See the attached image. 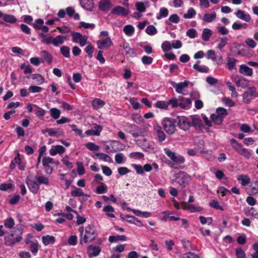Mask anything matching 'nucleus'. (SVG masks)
<instances>
[{"instance_id":"obj_1","label":"nucleus","mask_w":258,"mask_h":258,"mask_svg":"<svg viewBox=\"0 0 258 258\" xmlns=\"http://www.w3.org/2000/svg\"><path fill=\"white\" fill-rule=\"evenodd\" d=\"M164 152L170 159L167 162V164L170 167L174 169H182L184 168V166L183 164L185 162V159L183 156L177 154L167 148L164 149Z\"/></svg>"},{"instance_id":"obj_2","label":"nucleus","mask_w":258,"mask_h":258,"mask_svg":"<svg viewBox=\"0 0 258 258\" xmlns=\"http://www.w3.org/2000/svg\"><path fill=\"white\" fill-rule=\"evenodd\" d=\"M230 143L232 148L239 155L243 156L244 158L248 159L251 155L250 151L245 148L243 146L239 143L236 140L232 139L230 140Z\"/></svg>"},{"instance_id":"obj_3","label":"nucleus","mask_w":258,"mask_h":258,"mask_svg":"<svg viewBox=\"0 0 258 258\" xmlns=\"http://www.w3.org/2000/svg\"><path fill=\"white\" fill-rule=\"evenodd\" d=\"M22 231L21 229H16L13 233L5 236V243L8 246H12L20 242L22 239Z\"/></svg>"},{"instance_id":"obj_4","label":"nucleus","mask_w":258,"mask_h":258,"mask_svg":"<svg viewBox=\"0 0 258 258\" xmlns=\"http://www.w3.org/2000/svg\"><path fill=\"white\" fill-rule=\"evenodd\" d=\"M26 183L29 190L34 194H36L38 192L40 187L36 176L33 174L28 175L26 178Z\"/></svg>"},{"instance_id":"obj_5","label":"nucleus","mask_w":258,"mask_h":258,"mask_svg":"<svg viewBox=\"0 0 258 258\" xmlns=\"http://www.w3.org/2000/svg\"><path fill=\"white\" fill-rule=\"evenodd\" d=\"M162 125L167 134L172 135L175 132L176 127L173 119L165 118L162 121Z\"/></svg>"},{"instance_id":"obj_6","label":"nucleus","mask_w":258,"mask_h":258,"mask_svg":"<svg viewBox=\"0 0 258 258\" xmlns=\"http://www.w3.org/2000/svg\"><path fill=\"white\" fill-rule=\"evenodd\" d=\"M258 96L256 88L254 87H249L243 94V101L246 103H249L254 98Z\"/></svg>"},{"instance_id":"obj_7","label":"nucleus","mask_w":258,"mask_h":258,"mask_svg":"<svg viewBox=\"0 0 258 258\" xmlns=\"http://www.w3.org/2000/svg\"><path fill=\"white\" fill-rule=\"evenodd\" d=\"M177 120L179 128L183 131H188L191 127L189 117L178 116Z\"/></svg>"},{"instance_id":"obj_8","label":"nucleus","mask_w":258,"mask_h":258,"mask_svg":"<svg viewBox=\"0 0 258 258\" xmlns=\"http://www.w3.org/2000/svg\"><path fill=\"white\" fill-rule=\"evenodd\" d=\"M125 131L132 135L134 138H137L142 134V130L135 124H129L125 126Z\"/></svg>"},{"instance_id":"obj_9","label":"nucleus","mask_w":258,"mask_h":258,"mask_svg":"<svg viewBox=\"0 0 258 258\" xmlns=\"http://www.w3.org/2000/svg\"><path fill=\"white\" fill-rule=\"evenodd\" d=\"M175 179L177 182L182 186H185L189 182L190 177L187 174L184 172H180L175 174Z\"/></svg>"},{"instance_id":"obj_10","label":"nucleus","mask_w":258,"mask_h":258,"mask_svg":"<svg viewBox=\"0 0 258 258\" xmlns=\"http://www.w3.org/2000/svg\"><path fill=\"white\" fill-rule=\"evenodd\" d=\"M98 48L100 49H104L109 48L112 45V42L109 37H106L99 40L97 43Z\"/></svg>"},{"instance_id":"obj_11","label":"nucleus","mask_w":258,"mask_h":258,"mask_svg":"<svg viewBox=\"0 0 258 258\" xmlns=\"http://www.w3.org/2000/svg\"><path fill=\"white\" fill-rule=\"evenodd\" d=\"M101 251V248L98 246L89 245L87 249V252L89 257L98 256Z\"/></svg>"},{"instance_id":"obj_12","label":"nucleus","mask_w":258,"mask_h":258,"mask_svg":"<svg viewBox=\"0 0 258 258\" xmlns=\"http://www.w3.org/2000/svg\"><path fill=\"white\" fill-rule=\"evenodd\" d=\"M245 191L249 195H255L258 194V181L250 182L248 187H246Z\"/></svg>"},{"instance_id":"obj_13","label":"nucleus","mask_w":258,"mask_h":258,"mask_svg":"<svg viewBox=\"0 0 258 258\" xmlns=\"http://www.w3.org/2000/svg\"><path fill=\"white\" fill-rule=\"evenodd\" d=\"M171 84L178 93H182L183 89L186 88L188 86L189 81L186 80L178 83L172 82Z\"/></svg>"},{"instance_id":"obj_14","label":"nucleus","mask_w":258,"mask_h":258,"mask_svg":"<svg viewBox=\"0 0 258 258\" xmlns=\"http://www.w3.org/2000/svg\"><path fill=\"white\" fill-rule=\"evenodd\" d=\"M130 12V11L128 9H125L121 6L115 7L111 10L112 14L116 15H121L122 16H127Z\"/></svg>"},{"instance_id":"obj_15","label":"nucleus","mask_w":258,"mask_h":258,"mask_svg":"<svg viewBox=\"0 0 258 258\" xmlns=\"http://www.w3.org/2000/svg\"><path fill=\"white\" fill-rule=\"evenodd\" d=\"M182 208L190 211L191 213L198 212L202 211L203 209L200 207H197L192 204H188L187 203L183 202L181 203Z\"/></svg>"},{"instance_id":"obj_16","label":"nucleus","mask_w":258,"mask_h":258,"mask_svg":"<svg viewBox=\"0 0 258 258\" xmlns=\"http://www.w3.org/2000/svg\"><path fill=\"white\" fill-rule=\"evenodd\" d=\"M236 17L246 22H249L251 20L249 14L244 13V11L240 10H237L235 13Z\"/></svg>"},{"instance_id":"obj_17","label":"nucleus","mask_w":258,"mask_h":258,"mask_svg":"<svg viewBox=\"0 0 258 258\" xmlns=\"http://www.w3.org/2000/svg\"><path fill=\"white\" fill-rule=\"evenodd\" d=\"M180 101L179 107L182 109H189L191 107V101L190 98H185L180 96L178 97Z\"/></svg>"},{"instance_id":"obj_18","label":"nucleus","mask_w":258,"mask_h":258,"mask_svg":"<svg viewBox=\"0 0 258 258\" xmlns=\"http://www.w3.org/2000/svg\"><path fill=\"white\" fill-rule=\"evenodd\" d=\"M66 151V149L61 145H56L51 147L49 150V153L52 156H54L57 154H62Z\"/></svg>"},{"instance_id":"obj_19","label":"nucleus","mask_w":258,"mask_h":258,"mask_svg":"<svg viewBox=\"0 0 258 258\" xmlns=\"http://www.w3.org/2000/svg\"><path fill=\"white\" fill-rule=\"evenodd\" d=\"M239 72L240 74L250 77L253 74V70L246 64H241L239 66Z\"/></svg>"},{"instance_id":"obj_20","label":"nucleus","mask_w":258,"mask_h":258,"mask_svg":"<svg viewBox=\"0 0 258 258\" xmlns=\"http://www.w3.org/2000/svg\"><path fill=\"white\" fill-rule=\"evenodd\" d=\"M94 0H80L82 7L88 11H92L94 8Z\"/></svg>"},{"instance_id":"obj_21","label":"nucleus","mask_w":258,"mask_h":258,"mask_svg":"<svg viewBox=\"0 0 258 258\" xmlns=\"http://www.w3.org/2000/svg\"><path fill=\"white\" fill-rule=\"evenodd\" d=\"M216 18V13L213 12L211 13H205L202 19V20L207 23H211L215 20Z\"/></svg>"},{"instance_id":"obj_22","label":"nucleus","mask_w":258,"mask_h":258,"mask_svg":"<svg viewBox=\"0 0 258 258\" xmlns=\"http://www.w3.org/2000/svg\"><path fill=\"white\" fill-rule=\"evenodd\" d=\"M237 179L240 182L241 185L245 186L250 183V179L246 174H240L238 176Z\"/></svg>"},{"instance_id":"obj_23","label":"nucleus","mask_w":258,"mask_h":258,"mask_svg":"<svg viewBox=\"0 0 258 258\" xmlns=\"http://www.w3.org/2000/svg\"><path fill=\"white\" fill-rule=\"evenodd\" d=\"M191 126L200 128L202 125V120L196 116H189Z\"/></svg>"},{"instance_id":"obj_24","label":"nucleus","mask_w":258,"mask_h":258,"mask_svg":"<svg viewBox=\"0 0 258 258\" xmlns=\"http://www.w3.org/2000/svg\"><path fill=\"white\" fill-rule=\"evenodd\" d=\"M122 48L125 51V54L127 55L130 57H133L136 51L134 49L130 47V45L127 42H124L122 44Z\"/></svg>"},{"instance_id":"obj_25","label":"nucleus","mask_w":258,"mask_h":258,"mask_svg":"<svg viewBox=\"0 0 258 258\" xmlns=\"http://www.w3.org/2000/svg\"><path fill=\"white\" fill-rule=\"evenodd\" d=\"M98 7L101 11H107L111 7V4L108 0H101L99 3Z\"/></svg>"},{"instance_id":"obj_26","label":"nucleus","mask_w":258,"mask_h":258,"mask_svg":"<svg viewBox=\"0 0 258 258\" xmlns=\"http://www.w3.org/2000/svg\"><path fill=\"white\" fill-rule=\"evenodd\" d=\"M48 135L50 137H59L64 134V132L59 128H48Z\"/></svg>"},{"instance_id":"obj_27","label":"nucleus","mask_w":258,"mask_h":258,"mask_svg":"<svg viewBox=\"0 0 258 258\" xmlns=\"http://www.w3.org/2000/svg\"><path fill=\"white\" fill-rule=\"evenodd\" d=\"M66 13L69 17H74L76 20L80 19V16L78 13H75L74 9L72 7H69L66 9Z\"/></svg>"},{"instance_id":"obj_28","label":"nucleus","mask_w":258,"mask_h":258,"mask_svg":"<svg viewBox=\"0 0 258 258\" xmlns=\"http://www.w3.org/2000/svg\"><path fill=\"white\" fill-rule=\"evenodd\" d=\"M40 55L48 63L50 64L52 62V56L48 51L42 50L40 52Z\"/></svg>"},{"instance_id":"obj_29","label":"nucleus","mask_w":258,"mask_h":258,"mask_svg":"<svg viewBox=\"0 0 258 258\" xmlns=\"http://www.w3.org/2000/svg\"><path fill=\"white\" fill-rule=\"evenodd\" d=\"M228 38L226 36L220 37L217 40V47L219 49H223L227 44Z\"/></svg>"},{"instance_id":"obj_30","label":"nucleus","mask_w":258,"mask_h":258,"mask_svg":"<svg viewBox=\"0 0 258 258\" xmlns=\"http://www.w3.org/2000/svg\"><path fill=\"white\" fill-rule=\"evenodd\" d=\"M55 238L54 236L47 235L42 237L43 243L45 245H48L50 244H53L55 242Z\"/></svg>"},{"instance_id":"obj_31","label":"nucleus","mask_w":258,"mask_h":258,"mask_svg":"<svg viewBox=\"0 0 258 258\" xmlns=\"http://www.w3.org/2000/svg\"><path fill=\"white\" fill-rule=\"evenodd\" d=\"M66 38V36L63 35H58L56 37H53L52 44L55 46H58L64 43Z\"/></svg>"},{"instance_id":"obj_32","label":"nucleus","mask_w":258,"mask_h":258,"mask_svg":"<svg viewBox=\"0 0 258 258\" xmlns=\"http://www.w3.org/2000/svg\"><path fill=\"white\" fill-rule=\"evenodd\" d=\"M92 105L94 108L98 109L105 105V102L99 98H96L92 101Z\"/></svg>"},{"instance_id":"obj_33","label":"nucleus","mask_w":258,"mask_h":258,"mask_svg":"<svg viewBox=\"0 0 258 258\" xmlns=\"http://www.w3.org/2000/svg\"><path fill=\"white\" fill-rule=\"evenodd\" d=\"M200 61L198 60L197 61V63H195L194 66H193V68L200 72V73H207L209 71V68L208 67L206 66H200L199 65V63H200Z\"/></svg>"},{"instance_id":"obj_34","label":"nucleus","mask_w":258,"mask_h":258,"mask_svg":"<svg viewBox=\"0 0 258 258\" xmlns=\"http://www.w3.org/2000/svg\"><path fill=\"white\" fill-rule=\"evenodd\" d=\"M123 31L127 36L130 37L132 36L134 33L135 28L132 25H127L123 27Z\"/></svg>"},{"instance_id":"obj_35","label":"nucleus","mask_w":258,"mask_h":258,"mask_svg":"<svg viewBox=\"0 0 258 258\" xmlns=\"http://www.w3.org/2000/svg\"><path fill=\"white\" fill-rule=\"evenodd\" d=\"M235 82L237 87H240L241 88H245L248 86V81L243 77H241L238 80L235 79Z\"/></svg>"},{"instance_id":"obj_36","label":"nucleus","mask_w":258,"mask_h":258,"mask_svg":"<svg viewBox=\"0 0 258 258\" xmlns=\"http://www.w3.org/2000/svg\"><path fill=\"white\" fill-rule=\"evenodd\" d=\"M85 233L91 237V240L95 239V230L93 226L88 225L85 228Z\"/></svg>"},{"instance_id":"obj_37","label":"nucleus","mask_w":258,"mask_h":258,"mask_svg":"<svg viewBox=\"0 0 258 258\" xmlns=\"http://www.w3.org/2000/svg\"><path fill=\"white\" fill-rule=\"evenodd\" d=\"M126 240V237L125 235L110 236L108 238L109 241L111 243L118 241H124Z\"/></svg>"},{"instance_id":"obj_38","label":"nucleus","mask_w":258,"mask_h":258,"mask_svg":"<svg viewBox=\"0 0 258 258\" xmlns=\"http://www.w3.org/2000/svg\"><path fill=\"white\" fill-rule=\"evenodd\" d=\"M103 211L106 214V215L111 218H114V215L112 213L114 211V209L111 206L108 205L104 207Z\"/></svg>"},{"instance_id":"obj_39","label":"nucleus","mask_w":258,"mask_h":258,"mask_svg":"<svg viewBox=\"0 0 258 258\" xmlns=\"http://www.w3.org/2000/svg\"><path fill=\"white\" fill-rule=\"evenodd\" d=\"M3 20L6 23L10 24H14L17 21V18L14 15L6 14L5 15Z\"/></svg>"},{"instance_id":"obj_40","label":"nucleus","mask_w":258,"mask_h":258,"mask_svg":"<svg viewBox=\"0 0 258 258\" xmlns=\"http://www.w3.org/2000/svg\"><path fill=\"white\" fill-rule=\"evenodd\" d=\"M156 132L159 142H162L165 140V134L160 126L156 129Z\"/></svg>"},{"instance_id":"obj_41","label":"nucleus","mask_w":258,"mask_h":258,"mask_svg":"<svg viewBox=\"0 0 258 258\" xmlns=\"http://www.w3.org/2000/svg\"><path fill=\"white\" fill-rule=\"evenodd\" d=\"M96 156H97L99 159L103 160L104 161L109 163L113 162L111 158L106 154L98 153L96 154Z\"/></svg>"},{"instance_id":"obj_42","label":"nucleus","mask_w":258,"mask_h":258,"mask_svg":"<svg viewBox=\"0 0 258 258\" xmlns=\"http://www.w3.org/2000/svg\"><path fill=\"white\" fill-rule=\"evenodd\" d=\"M21 163V159L20 158V155L19 153L17 154V155L15 157L14 160L11 161V163L10 165V167L11 169H14L16 166V165H20Z\"/></svg>"},{"instance_id":"obj_43","label":"nucleus","mask_w":258,"mask_h":258,"mask_svg":"<svg viewBox=\"0 0 258 258\" xmlns=\"http://www.w3.org/2000/svg\"><path fill=\"white\" fill-rule=\"evenodd\" d=\"M227 66L229 70H232L235 68L236 59L234 58L228 57L227 58Z\"/></svg>"},{"instance_id":"obj_44","label":"nucleus","mask_w":258,"mask_h":258,"mask_svg":"<svg viewBox=\"0 0 258 258\" xmlns=\"http://www.w3.org/2000/svg\"><path fill=\"white\" fill-rule=\"evenodd\" d=\"M212 34V32L210 29L205 28L204 29L202 33V39L204 41H208L209 40L210 37L211 36Z\"/></svg>"},{"instance_id":"obj_45","label":"nucleus","mask_w":258,"mask_h":258,"mask_svg":"<svg viewBox=\"0 0 258 258\" xmlns=\"http://www.w3.org/2000/svg\"><path fill=\"white\" fill-rule=\"evenodd\" d=\"M169 13L168 9L166 8H161L159 10V13L158 16H157L156 18L158 20H160L162 18L166 17Z\"/></svg>"},{"instance_id":"obj_46","label":"nucleus","mask_w":258,"mask_h":258,"mask_svg":"<svg viewBox=\"0 0 258 258\" xmlns=\"http://www.w3.org/2000/svg\"><path fill=\"white\" fill-rule=\"evenodd\" d=\"M196 11L192 8L188 9L187 13L183 15L184 19H191L196 15Z\"/></svg>"},{"instance_id":"obj_47","label":"nucleus","mask_w":258,"mask_h":258,"mask_svg":"<svg viewBox=\"0 0 258 258\" xmlns=\"http://www.w3.org/2000/svg\"><path fill=\"white\" fill-rule=\"evenodd\" d=\"M50 116L54 119H58L60 115V111L56 108H52L50 110Z\"/></svg>"},{"instance_id":"obj_48","label":"nucleus","mask_w":258,"mask_h":258,"mask_svg":"<svg viewBox=\"0 0 258 258\" xmlns=\"http://www.w3.org/2000/svg\"><path fill=\"white\" fill-rule=\"evenodd\" d=\"M72 196L74 197H81L82 195H84V192L81 188L78 187H75L74 189L71 191Z\"/></svg>"},{"instance_id":"obj_49","label":"nucleus","mask_w":258,"mask_h":258,"mask_svg":"<svg viewBox=\"0 0 258 258\" xmlns=\"http://www.w3.org/2000/svg\"><path fill=\"white\" fill-rule=\"evenodd\" d=\"M30 250L34 254L36 255L38 250V242L35 240L32 241L30 244Z\"/></svg>"},{"instance_id":"obj_50","label":"nucleus","mask_w":258,"mask_h":258,"mask_svg":"<svg viewBox=\"0 0 258 258\" xmlns=\"http://www.w3.org/2000/svg\"><path fill=\"white\" fill-rule=\"evenodd\" d=\"M60 51L61 54L66 58L70 57V50L68 46H62L60 48Z\"/></svg>"},{"instance_id":"obj_51","label":"nucleus","mask_w":258,"mask_h":258,"mask_svg":"<svg viewBox=\"0 0 258 258\" xmlns=\"http://www.w3.org/2000/svg\"><path fill=\"white\" fill-rule=\"evenodd\" d=\"M168 20L169 21H170V23H168L167 22H166V23L168 25H171V23H173L175 24L178 23L179 22L180 18L179 17L177 14H173L169 17Z\"/></svg>"},{"instance_id":"obj_52","label":"nucleus","mask_w":258,"mask_h":258,"mask_svg":"<svg viewBox=\"0 0 258 258\" xmlns=\"http://www.w3.org/2000/svg\"><path fill=\"white\" fill-rule=\"evenodd\" d=\"M216 114L221 117L223 119V118L227 115V112L225 108L219 107L216 109Z\"/></svg>"},{"instance_id":"obj_53","label":"nucleus","mask_w":258,"mask_h":258,"mask_svg":"<svg viewBox=\"0 0 258 258\" xmlns=\"http://www.w3.org/2000/svg\"><path fill=\"white\" fill-rule=\"evenodd\" d=\"M161 48L163 51L167 52L171 49L172 44L168 41H165L162 43Z\"/></svg>"},{"instance_id":"obj_54","label":"nucleus","mask_w":258,"mask_h":258,"mask_svg":"<svg viewBox=\"0 0 258 258\" xmlns=\"http://www.w3.org/2000/svg\"><path fill=\"white\" fill-rule=\"evenodd\" d=\"M240 129L241 132L244 133L251 134L253 133V131L247 124L243 123L241 124Z\"/></svg>"},{"instance_id":"obj_55","label":"nucleus","mask_w":258,"mask_h":258,"mask_svg":"<svg viewBox=\"0 0 258 258\" xmlns=\"http://www.w3.org/2000/svg\"><path fill=\"white\" fill-rule=\"evenodd\" d=\"M211 118L213 122L218 125L221 124L223 120L221 117L218 116L216 114H212L211 115Z\"/></svg>"},{"instance_id":"obj_56","label":"nucleus","mask_w":258,"mask_h":258,"mask_svg":"<svg viewBox=\"0 0 258 258\" xmlns=\"http://www.w3.org/2000/svg\"><path fill=\"white\" fill-rule=\"evenodd\" d=\"M146 32L148 35H154L157 33V30L153 25H149L146 28Z\"/></svg>"},{"instance_id":"obj_57","label":"nucleus","mask_w":258,"mask_h":258,"mask_svg":"<svg viewBox=\"0 0 258 258\" xmlns=\"http://www.w3.org/2000/svg\"><path fill=\"white\" fill-rule=\"evenodd\" d=\"M36 180L39 183V184H43L45 185H49V179L48 178L43 176H40L36 177Z\"/></svg>"},{"instance_id":"obj_58","label":"nucleus","mask_w":258,"mask_h":258,"mask_svg":"<svg viewBox=\"0 0 258 258\" xmlns=\"http://www.w3.org/2000/svg\"><path fill=\"white\" fill-rule=\"evenodd\" d=\"M155 106L160 109H166L168 106L167 102L163 101H158L155 104Z\"/></svg>"},{"instance_id":"obj_59","label":"nucleus","mask_w":258,"mask_h":258,"mask_svg":"<svg viewBox=\"0 0 258 258\" xmlns=\"http://www.w3.org/2000/svg\"><path fill=\"white\" fill-rule=\"evenodd\" d=\"M107 191V187L104 183H101V185L97 186L96 192L98 194H102Z\"/></svg>"},{"instance_id":"obj_60","label":"nucleus","mask_w":258,"mask_h":258,"mask_svg":"<svg viewBox=\"0 0 258 258\" xmlns=\"http://www.w3.org/2000/svg\"><path fill=\"white\" fill-rule=\"evenodd\" d=\"M245 44L251 48H254L256 46L255 41L252 38H247L245 40Z\"/></svg>"},{"instance_id":"obj_61","label":"nucleus","mask_w":258,"mask_h":258,"mask_svg":"<svg viewBox=\"0 0 258 258\" xmlns=\"http://www.w3.org/2000/svg\"><path fill=\"white\" fill-rule=\"evenodd\" d=\"M42 165L43 166H48L50 164L53 163V159L49 157H44L42 159Z\"/></svg>"},{"instance_id":"obj_62","label":"nucleus","mask_w":258,"mask_h":258,"mask_svg":"<svg viewBox=\"0 0 258 258\" xmlns=\"http://www.w3.org/2000/svg\"><path fill=\"white\" fill-rule=\"evenodd\" d=\"M85 146L87 149L92 151H96L99 148V147L98 145H96L94 143L91 142L86 144Z\"/></svg>"},{"instance_id":"obj_63","label":"nucleus","mask_w":258,"mask_h":258,"mask_svg":"<svg viewBox=\"0 0 258 258\" xmlns=\"http://www.w3.org/2000/svg\"><path fill=\"white\" fill-rule=\"evenodd\" d=\"M197 31L195 29H190L186 32V35L190 38H195L197 36Z\"/></svg>"},{"instance_id":"obj_64","label":"nucleus","mask_w":258,"mask_h":258,"mask_svg":"<svg viewBox=\"0 0 258 258\" xmlns=\"http://www.w3.org/2000/svg\"><path fill=\"white\" fill-rule=\"evenodd\" d=\"M212 60L218 66H220L223 62V59L221 55H216Z\"/></svg>"}]
</instances>
